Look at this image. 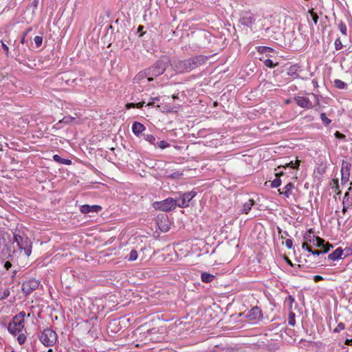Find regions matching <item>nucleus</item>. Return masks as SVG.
Wrapping results in <instances>:
<instances>
[{
	"label": "nucleus",
	"instance_id": "f257e3e1",
	"mask_svg": "<svg viewBox=\"0 0 352 352\" xmlns=\"http://www.w3.org/2000/svg\"><path fill=\"white\" fill-rule=\"evenodd\" d=\"M169 65V58L167 56H162L151 67L146 69L149 76V81H152L154 77H157L164 74Z\"/></svg>",
	"mask_w": 352,
	"mask_h": 352
},
{
	"label": "nucleus",
	"instance_id": "f03ea898",
	"mask_svg": "<svg viewBox=\"0 0 352 352\" xmlns=\"http://www.w3.org/2000/svg\"><path fill=\"white\" fill-rule=\"evenodd\" d=\"M14 241L16 243L19 250L24 251L27 257L31 255L32 242L25 233L20 230L16 231L14 234Z\"/></svg>",
	"mask_w": 352,
	"mask_h": 352
},
{
	"label": "nucleus",
	"instance_id": "7ed1b4c3",
	"mask_svg": "<svg viewBox=\"0 0 352 352\" xmlns=\"http://www.w3.org/2000/svg\"><path fill=\"white\" fill-rule=\"evenodd\" d=\"M25 316V313L21 311L12 318L8 326V330L11 334L16 335L22 331L24 328Z\"/></svg>",
	"mask_w": 352,
	"mask_h": 352
},
{
	"label": "nucleus",
	"instance_id": "20e7f679",
	"mask_svg": "<svg viewBox=\"0 0 352 352\" xmlns=\"http://www.w3.org/2000/svg\"><path fill=\"white\" fill-rule=\"evenodd\" d=\"M39 340L45 346H52L57 340V335L52 329H45L39 336Z\"/></svg>",
	"mask_w": 352,
	"mask_h": 352
},
{
	"label": "nucleus",
	"instance_id": "39448f33",
	"mask_svg": "<svg viewBox=\"0 0 352 352\" xmlns=\"http://www.w3.org/2000/svg\"><path fill=\"white\" fill-rule=\"evenodd\" d=\"M153 208L164 212L174 210L176 206V200L173 198H167L162 201H155L153 204Z\"/></svg>",
	"mask_w": 352,
	"mask_h": 352
},
{
	"label": "nucleus",
	"instance_id": "423d86ee",
	"mask_svg": "<svg viewBox=\"0 0 352 352\" xmlns=\"http://www.w3.org/2000/svg\"><path fill=\"white\" fill-rule=\"evenodd\" d=\"M195 195L196 192L194 191L183 193L179 197L175 199L176 200L177 206L179 208L188 207L190 201Z\"/></svg>",
	"mask_w": 352,
	"mask_h": 352
},
{
	"label": "nucleus",
	"instance_id": "0eeeda50",
	"mask_svg": "<svg viewBox=\"0 0 352 352\" xmlns=\"http://www.w3.org/2000/svg\"><path fill=\"white\" fill-rule=\"evenodd\" d=\"M208 57L204 55H198L194 57L188 58V65L190 69V72L201 65L205 64L208 60Z\"/></svg>",
	"mask_w": 352,
	"mask_h": 352
},
{
	"label": "nucleus",
	"instance_id": "6e6552de",
	"mask_svg": "<svg viewBox=\"0 0 352 352\" xmlns=\"http://www.w3.org/2000/svg\"><path fill=\"white\" fill-rule=\"evenodd\" d=\"M304 239L305 242L310 243L315 247L321 248L325 245V241L319 236L313 235L311 230L306 232Z\"/></svg>",
	"mask_w": 352,
	"mask_h": 352
},
{
	"label": "nucleus",
	"instance_id": "1a4fd4ad",
	"mask_svg": "<svg viewBox=\"0 0 352 352\" xmlns=\"http://www.w3.org/2000/svg\"><path fill=\"white\" fill-rule=\"evenodd\" d=\"M188 59L178 60L173 62L172 67L179 74L188 73L190 72Z\"/></svg>",
	"mask_w": 352,
	"mask_h": 352
},
{
	"label": "nucleus",
	"instance_id": "9d476101",
	"mask_svg": "<svg viewBox=\"0 0 352 352\" xmlns=\"http://www.w3.org/2000/svg\"><path fill=\"white\" fill-rule=\"evenodd\" d=\"M263 317L262 311L258 307L252 308L247 314L246 318L251 323H256L261 320Z\"/></svg>",
	"mask_w": 352,
	"mask_h": 352
},
{
	"label": "nucleus",
	"instance_id": "9b49d317",
	"mask_svg": "<svg viewBox=\"0 0 352 352\" xmlns=\"http://www.w3.org/2000/svg\"><path fill=\"white\" fill-rule=\"evenodd\" d=\"M40 285V282L36 279H30L25 281L22 284V291L26 295L31 294L34 290L36 289Z\"/></svg>",
	"mask_w": 352,
	"mask_h": 352
},
{
	"label": "nucleus",
	"instance_id": "f8f14e48",
	"mask_svg": "<svg viewBox=\"0 0 352 352\" xmlns=\"http://www.w3.org/2000/svg\"><path fill=\"white\" fill-rule=\"evenodd\" d=\"M351 168V164L350 162L343 160L342 163L341 168V182L342 183H346L350 177V170Z\"/></svg>",
	"mask_w": 352,
	"mask_h": 352
},
{
	"label": "nucleus",
	"instance_id": "ddd939ff",
	"mask_svg": "<svg viewBox=\"0 0 352 352\" xmlns=\"http://www.w3.org/2000/svg\"><path fill=\"white\" fill-rule=\"evenodd\" d=\"M294 100L296 104L302 108L311 109L313 107L311 102L306 97L296 96Z\"/></svg>",
	"mask_w": 352,
	"mask_h": 352
},
{
	"label": "nucleus",
	"instance_id": "4468645a",
	"mask_svg": "<svg viewBox=\"0 0 352 352\" xmlns=\"http://www.w3.org/2000/svg\"><path fill=\"white\" fill-rule=\"evenodd\" d=\"M101 206L98 205H82L80 208V210L82 213L87 214L89 212H98L101 210Z\"/></svg>",
	"mask_w": 352,
	"mask_h": 352
},
{
	"label": "nucleus",
	"instance_id": "2eb2a0df",
	"mask_svg": "<svg viewBox=\"0 0 352 352\" xmlns=\"http://www.w3.org/2000/svg\"><path fill=\"white\" fill-rule=\"evenodd\" d=\"M241 23L247 27H250L255 21V19L252 14H246L241 19Z\"/></svg>",
	"mask_w": 352,
	"mask_h": 352
},
{
	"label": "nucleus",
	"instance_id": "dca6fc26",
	"mask_svg": "<svg viewBox=\"0 0 352 352\" xmlns=\"http://www.w3.org/2000/svg\"><path fill=\"white\" fill-rule=\"evenodd\" d=\"M147 79V81H149V76L147 74L146 69L140 72L138 74H136L133 78V82L135 83H140L144 79Z\"/></svg>",
	"mask_w": 352,
	"mask_h": 352
},
{
	"label": "nucleus",
	"instance_id": "f3484780",
	"mask_svg": "<svg viewBox=\"0 0 352 352\" xmlns=\"http://www.w3.org/2000/svg\"><path fill=\"white\" fill-rule=\"evenodd\" d=\"M145 130V126L138 122H135L132 126L133 133L136 135H140V134Z\"/></svg>",
	"mask_w": 352,
	"mask_h": 352
},
{
	"label": "nucleus",
	"instance_id": "a211bd4d",
	"mask_svg": "<svg viewBox=\"0 0 352 352\" xmlns=\"http://www.w3.org/2000/svg\"><path fill=\"white\" fill-rule=\"evenodd\" d=\"M343 254V250L341 248H338L334 252L328 255V258L332 261H336L341 258Z\"/></svg>",
	"mask_w": 352,
	"mask_h": 352
},
{
	"label": "nucleus",
	"instance_id": "6ab92c4d",
	"mask_svg": "<svg viewBox=\"0 0 352 352\" xmlns=\"http://www.w3.org/2000/svg\"><path fill=\"white\" fill-rule=\"evenodd\" d=\"M300 67L298 65H293L290 66L287 71V74L288 76L293 77L294 78H298V75L297 74Z\"/></svg>",
	"mask_w": 352,
	"mask_h": 352
},
{
	"label": "nucleus",
	"instance_id": "aec40b11",
	"mask_svg": "<svg viewBox=\"0 0 352 352\" xmlns=\"http://www.w3.org/2000/svg\"><path fill=\"white\" fill-rule=\"evenodd\" d=\"M294 188V185L292 182H289L284 186L280 193L283 194L286 197H289Z\"/></svg>",
	"mask_w": 352,
	"mask_h": 352
},
{
	"label": "nucleus",
	"instance_id": "412c9836",
	"mask_svg": "<svg viewBox=\"0 0 352 352\" xmlns=\"http://www.w3.org/2000/svg\"><path fill=\"white\" fill-rule=\"evenodd\" d=\"M331 248H332V245L327 243L325 245H324V247L320 248H322L321 250L312 251L311 254L317 256L320 255V254H325L330 250Z\"/></svg>",
	"mask_w": 352,
	"mask_h": 352
},
{
	"label": "nucleus",
	"instance_id": "4be33fe9",
	"mask_svg": "<svg viewBox=\"0 0 352 352\" xmlns=\"http://www.w3.org/2000/svg\"><path fill=\"white\" fill-rule=\"evenodd\" d=\"M254 204V201L253 199H249L248 201L245 202L243 205L242 212L248 214Z\"/></svg>",
	"mask_w": 352,
	"mask_h": 352
},
{
	"label": "nucleus",
	"instance_id": "5701e85b",
	"mask_svg": "<svg viewBox=\"0 0 352 352\" xmlns=\"http://www.w3.org/2000/svg\"><path fill=\"white\" fill-rule=\"evenodd\" d=\"M215 276L207 272H203L201 274V279L204 283H210L214 279Z\"/></svg>",
	"mask_w": 352,
	"mask_h": 352
},
{
	"label": "nucleus",
	"instance_id": "b1692460",
	"mask_svg": "<svg viewBox=\"0 0 352 352\" xmlns=\"http://www.w3.org/2000/svg\"><path fill=\"white\" fill-rule=\"evenodd\" d=\"M53 159L55 162L61 164L70 165L72 164V161L70 160L62 158L58 155H54L53 156Z\"/></svg>",
	"mask_w": 352,
	"mask_h": 352
},
{
	"label": "nucleus",
	"instance_id": "393cba45",
	"mask_svg": "<svg viewBox=\"0 0 352 352\" xmlns=\"http://www.w3.org/2000/svg\"><path fill=\"white\" fill-rule=\"evenodd\" d=\"M333 85L337 89H345L347 86V85L344 82H343L342 80H341L340 79H336L333 81Z\"/></svg>",
	"mask_w": 352,
	"mask_h": 352
},
{
	"label": "nucleus",
	"instance_id": "a878e982",
	"mask_svg": "<svg viewBox=\"0 0 352 352\" xmlns=\"http://www.w3.org/2000/svg\"><path fill=\"white\" fill-rule=\"evenodd\" d=\"M10 289L5 288L3 290H0V300L7 298L10 296Z\"/></svg>",
	"mask_w": 352,
	"mask_h": 352
},
{
	"label": "nucleus",
	"instance_id": "bb28decb",
	"mask_svg": "<svg viewBox=\"0 0 352 352\" xmlns=\"http://www.w3.org/2000/svg\"><path fill=\"white\" fill-rule=\"evenodd\" d=\"M74 118L70 116H65L61 120H60L56 124L54 125V127L58 128V125L61 123L68 124L72 122Z\"/></svg>",
	"mask_w": 352,
	"mask_h": 352
},
{
	"label": "nucleus",
	"instance_id": "cd10ccee",
	"mask_svg": "<svg viewBox=\"0 0 352 352\" xmlns=\"http://www.w3.org/2000/svg\"><path fill=\"white\" fill-rule=\"evenodd\" d=\"M144 139L150 142L151 144H153L154 146H156V139L155 138L154 135H151V134H147V135H144Z\"/></svg>",
	"mask_w": 352,
	"mask_h": 352
},
{
	"label": "nucleus",
	"instance_id": "c85d7f7f",
	"mask_svg": "<svg viewBox=\"0 0 352 352\" xmlns=\"http://www.w3.org/2000/svg\"><path fill=\"white\" fill-rule=\"evenodd\" d=\"M155 144H156V146H155V147H160L162 149H164V148L170 146V144L164 140H162L160 142H156Z\"/></svg>",
	"mask_w": 352,
	"mask_h": 352
},
{
	"label": "nucleus",
	"instance_id": "c756f323",
	"mask_svg": "<svg viewBox=\"0 0 352 352\" xmlns=\"http://www.w3.org/2000/svg\"><path fill=\"white\" fill-rule=\"evenodd\" d=\"M288 324L292 327H294L296 324L295 314L292 311L289 314Z\"/></svg>",
	"mask_w": 352,
	"mask_h": 352
},
{
	"label": "nucleus",
	"instance_id": "7c9ffc66",
	"mask_svg": "<svg viewBox=\"0 0 352 352\" xmlns=\"http://www.w3.org/2000/svg\"><path fill=\"white\" fill-rule=\"evenodd\" d=\"M138 252L135 250H133L131 251L129 256H128V261H134L138 258Z\"/></svg>",
	"mask_w": 352,
	"mask_h": 352
},
{
	"label": "nucleus",
	"instance_id": "2f4dec72",
	"mask_svg": "<svg viewBox=\"0 0 352 352\" xmlns=\"http://www.w3.org/2000/svg\"><path fill=\"white\" fill-rule=\"evenodd\" d=\"M320 119H321L323 124L325 126H328L331 122V120L327 117V116L324 113H320Z\"/></svg>",
	"mask_w": 352,
	"mask_h": 352
},
{
	"label": "nucleus",
	"instance_id": "473e14b6",
	"mask_svg": "<svg viewBox=\"0 0 352 352\" xmlns=\"http://www.w3.org/2000/svg\"><path fill=\"white\" fill-rule=\"evenodd\" d=\"M17 341L19 344H23L26 341V336L23 333H19L17 337Z\"/></svg>",
	"mask_w": 352,
	"mask_h": 352
},
{
	"label": "nucleus",
	"instance_id": "72a5a7b5",
	"mask_svg": "<svg viewBox=\"0 0 352 352\" xmlns=\"http://www.w3.org/2000/svg\"><path fill=\"white\" fill-rule=\"evenodd\" d=\"M338 28L342 34L346 35L347 28L344 23L341 22L338 25Z\"/></svg>",
	"mask_w": 352,
	"mask_h": 352
},
{
	"label": "nucleus",
	"instance_id": "f704fd0d",
	"mask_svg": "<svg viewBox=\"0 0 352 352\" xmlns=\"http://www.w3.org/2000/svg\"><path fill=\"white\" fill-rule=\"evenodd\" d=\"M300 160H296L294 163L291 161L289 163H287L286 166L292 168H296L300 165Z\"/></svg>",
	"mask_w": 352,
	"mask_h": 352
},
{
	"label": "nucleus",
	"instance_id": "c9c22d12",
	"mask_svg": "<svg viewBox=\"0 0 352 352\" xmlns=\"http://www.w3.org/2000/svg\"><path fill=\"white\" fill-rule=\"evenodd\" d=\"M345 328V324L343 322H340L336 327L334 329V333H339L341 331L344 330Z\"/></svg>",
	"mask_w": 352,
	"mask_h": 352
},
{
	"label": "nucleus",
	"instance_id": "e433bc0d",
	"mask_svg": "<svg viewBox=\"0 0 352 352\" xmlns=\"http://www.w3.org/2000/svg\"><path fill=\"white\" fill-rule=\"evenodd\" d=\"M34 41L36 46L37 47H39L42 45L43 37L40 36H36L34 37Z\"/></svg>",
	"mask_w": 352,
	"mask_h": 352
},
{
	"label": "nucleus",
	"instance_id": "4c0bfd02",
	"mask_svg": "<svg viewBox=\"0 0 352 352\" xmlns=\"http://www.w3.org/2000/svg\"><path fill=\"white\" fill-rule=\"evenodd\" d=\"M280 184H281V180L279 177H277L272 182L271 186L273 188H277V187L280 186Z\"/></svg>",
	"mask_w": 352,
	"mask_h": 352
},
{
	"label": "nucleus",
	"instance_id": "58836bf2",
	"mask_svg": "<svg viewBox=\"0 0 352 352\" xmlns=\"http://www.w3.org/2000/svg\"><path fill=\"white\" fill-rule=\"evenodd\" d=\"M264 65L269 68H273L277 64H274L271 59H266L264 60Z\"/></svg>",
	"mask_w": 352,
	"mask_h": 352
},
{
	"label": "nucleus",
	"instance_id": "ea45409f",
	"mask_svg": "<svg viewBox=\"0 0 352 352\" xmlns=\"http://www.w3.org/2000/svg\"><path fill=\"white\" fill-rule=\"evenodd\" d=\"M335 49L336 50H340L342 49V41L340 39V38H337L336 41H335Z\"/></svg>",
	"mask_w": 352,
	"mask_h": 352
},
{
	"label": "nucleus",
	"instance_id": "a19ab883",
	"mask_svg": "<svg viewBox=\"0 0 352 352\" xmlns=\"http://www.w3.org/2000/svg\"><path fill=\"white\" fill-rule=\"evenodd\" d=\"M349 195V193L348 192H346L345 195H344V200H343V209H342V212L343 213H345L348 207L346 204V201H349V199H347V200H346V197Z\"/></svg>",
	"mask_w": 352,
	"mask_h": 352
},
{
	"label": "nucleus",
	"instance_id": "79ce46f5",
	"mask_svg": "<svg viewBox=\"0 0 352 352\" xmlns=\"http://www.w3.org/2000/svg\"><path fill=\"white\" fill-rule=\"evenodd\" d=\"M309 13L312 17L314 24L316 25L318 23V16L317 15V14L316 12H314L313 11V10H309Z\"/></svg>",
	"mask_w": 352,
	"mask_h": 352
},
{
	"label": "nucleus",
	"instance_id": "37998d69",
	"mask_svg": "<svg viewBox=\"0 0 352 352\" xmlns=\"http://www.w3.org/2000/svg\"><path fill=\"white\" fill-rule=\"evenodd\" d=\"M209 352H232V351L231 350H230L229 349H221V348L215 346V348L213 350H212Z\"/></svg>",
	"mask_w": 352,
	"mask_h": 352
},
{
	"label": "nucleus",
	"instance_id": "c03bdc74",
	"mask_svg": "<svg viewBox=\"0 0 352 352\" xmlns=\"http://www.w3.org/2000/svg\"><path fill=\"white\" fill-rule=\"evenodd\" d=\"M160 100L159 97H152L150 98L149 102L147 104V106H153L155 103V102H157Z\"/></svg>",
	"mask_w": 352,
	"mask_h": 352
},
{
	"label": "nucleus",
	"instance_id": "a18cd8bd",
	"mask_svg": "<svg viewBox=\"0 0 352 352\" xmlns=\"http://www.w3.org/2000/svg\"><path fill=\"white\" fill-rule=\"evenodd\" d=\"M0 42L1 43L2 48L3 49V50H4L5 53H6V55L7 56H9V53H10L9 47H8V45L4 43V42L3 41H1Z\"/></svg>",
	"mask_w": 352,
	"mask_h": 352
},
{
	"label": "nucleus",
	"instance_id": "49530a36",
	"mask_svg": "<svg viewBox=\"0 0 352 352\" xmlns=\"http://www.w3.org/2000/svg\"><path fill=\"white\" fill-rule=\"evenodd\" d=\"M302 246L303 249H305L309 252H312V247L310 245H309L307 242L303 243Z\"/></svg>",
	"mask_w": 352,
	"mask_h": 352
},
{
	"label": "nucleus",
	"instance_id": "de8ad7c7",
	"mask_svg": "<svg viewBox=\"0 0 352 352\" xmlns=\"http://www.w3.org/2000/svg\"><path fill=\"white\" fill-rule=\"evenodd\" d=\"M285 244L286 245V247L288 248V249H291L292 248V245H293V242H292V240L290 239H287L285 241Z\"/></svg>",
	"mask_w": 352,
	"mask_h": 352
},
{
	"label": "nucleus",
	"instance_id": "09e8293b",
	"mask_svg": "<svg viewBox=\"0 0 352 352\" xmlns=\"http://www.w3.org/2000/svg\"><path fill=\"white\" fill-rule=\"evenodd\" d=\"M335 137L338 139H344L345 138V135L340 133L339 131H336L335 133Z\"/></svg>",
	"mask_w": 352,
	"mask_h": 352
},
{
	"label": "nucleus",
	"instance_id": "8fccbe9b",
	"mask_svg": "<svg viewBox=\"0 0 352 352\" xmlns=\"http://www.w3.org/2000/svg\"><path fill=\"white\" fill-rule=\"evenodd\" d=\"M322 280H323V277L320 276V275H316V276H314V280L315 282H318V281H320Z\"/></svg>",
	"mask_w": 352,
	"mask_h": 352
},
{
	"label": "nucleus",
	"instance_id": "3c124183",
	"mask_svg": "<svg viewBox=\"0 0 352 352\" xmlns=\"http://www.w3.org/2000/svg\"><path fill=\"white\" fill-rule=\"evenodd\" d=\"M144 104H145L144 102H140L138 103H135V107H136L138 109H140L144 106Z\"/></svg>",
	"mask_w": 352,
	"mask_h": 352
},
{
	"label": "nucleus",
	"instance_id": "603ef678",
	"mask_svg": "<svg viewBox=\"0 0 352 352\" xmlns=\"http://www.w3.org/2000/svg\"><path fill=\"white\" fill-rule=\"evenodd\" d=\"M12 266V264L10 261H6L4 264V267L6 269V270H9Z\"/></svg>",
	"mask_w": 352,
	"mask_h": 352
},
{
	"label": "nucleus",
	"instance_id": "864d4df0",
	"mask_svg": "<svg viewBox=\"0 0 352 352\" xmlns=\"http://www.w3.org/2000/svg\"><path fill=\"white\" fill-rule=\"evenodd\" d=\"M126 109H131V108H135V103H133V102H131V103H128V104H126Z\"/></svg>",
	"mask_w": 352,
	"mask_h": 352
},
{
	"label": "nucleus",
	"instance_id": "5fc2aeb1",
	"mask_svg": "<svg viewBox=\"0 0 352 352\" xmlns=\"http://www.w3.org/2000/svg\"><path fill=\"white\" fill-rule=\"evenodd\" d=\"M272 50V48L267 47H263L262 52H271Z\"/></svg>",
	"mask_w": 352,
	"mask_h": 352
},
{
	"label": "nucleus",
	"instance_id": "6e6d98bb",
	"mask_svg": "<svg viewBox=\"0 0 352 352\" xmlns=\"http://www.w3.org/2000/svg\"><path fill=\"white\" fill-rule=\"evenodd\" d=\"M159 225V227L161 229V230H162L163 232H167L168 230V228L166 226H163V227H161V226L158 223Z\"/></svg>",
	"mask_w": 352,
	"mask_h": 352
},
{
	"label": "nucleus",
	"instance_id": "4d7b16f0",
	"mask_svg": "<svg viewBox=\"0 0 352 352\" xmlns=\"http://www.w3.org/2000/svg\"><path fill=\"white\" fill-rule=\"evenodd\" d=\"M345 344L346 345H352V338L351 339H346L345 341Z\"/></svg>",
	"mask_w": 352,
	"mask_h": 352
},
{
	"label": "nucleus",
	"instance_id": "13d9d810",
	"mask_svg": "<svg viewBox=\"0 0 352 352\" xmlns=\"http://www.w3.org/2000/svg\"><path fill=\"white\" fill-rule=\"evenodd\" d=\"M25 36H26V34H25V35L23 36V38H21V43L22 44H24V43H25Z\"/></svg>",
	"mask_w": 352,
	"mask_h": 352
},
{
	"label": "nucleus",
	"instance_id": "bf43d9fd",
	"mask_svg": "<svg viewBox=\"0 0 352 352\" xmlns=\"http://www.w3.org/2000/svg\"><path fill=\"white\" fill-rule=\"evenodd\" d=\"M144 27L142 25H140L138 28V32H141L143 30Z\"/></svg>",
	"mask_w": 352,
	"mask_h": 352
},
{
	"label": "nucleus",
	"instance_id": "052dcab7",
	"mask_svg": "<svg viewBox=\"0 0 352 352\" xmlns=\"http://www.w3.org/2000/svg\"><path fill=\"white\" fill-rule=\"evenodd\" d=\"M289 299H290L292 302L294 300V298H293L291 296H289Z\"/></svg>",
	"mask_w": 352,
	"mask_h": 352
},
{
	"label": "nucleus",
	"instance_id": "680f3d73",
	"mask_svg": "<svg viewBox=\"0 0 352 352\" xmlns=\"http://www.w3.org/2000/svg\"><path fill=\"white\" fill-rule=\"evenodd\" d=\"M1 342H2V338H1V337L0 336V344H1Z\"/></svg>",
	"mask_w": 352,
	"mask_h": 352
},
{
	"label": "nucleus",
	"instance_id": "e2e57ef3",
	"mask_svg": "<svg viewBox=\"0 0 352 352\" xmlns=\"http://www.w3.org/2000/svg\"><path fill=\"white\" fill-rule=\"evenodd\" d=\"M8 352H15L14 351L12 350L10 351H8Z\"/></svg>",
	"mask_w": 352,
	"mask_h": 352
}]
</instances>
